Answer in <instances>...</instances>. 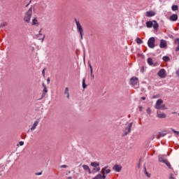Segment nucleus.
Returning a JSON list of instances; mask_svg holds the SVG:
<instances>
[{
  "label": "nucleus",
  "instance_id": "27",
  "mask_svg": "<svg viewBox=\"0 0 179 179\" xmlns=\"http://www.w3.org/2000/svg\"><path fill=\"white\" fill-rule=\"evenodd\" d=\"M147 62L148 64V65H153V59L151 57H149L147 60Z\"/></svg>",
  "mask_w": 179,
  "mask_h": 179
},
{
  "label": "nucleus",
  "instance_id": "35",
  "mask_svg": "<svg viewBox=\"0 0 179 179\" xmlns=\"http://www.w3.org/2000/svg\"><path fill=\"white\" fill-rule=\"evenodd\" d=\"M83 89H86V87H87V85H86L85 78L83 79Z\"/></svg>",
  "mask_w": 179,
  "mask_h": 179
},
{
  "label": "nucleus",
  "instance_id": "20",
  "mask_svg": "<svg viewBox=\"0 0 179 179\" xmlns=\"http://www.w3.org/2000/svg\"><path fill=\"white\" fill-rule=\"evenodd\" d=\"M174 43H175V44H178V46L176 48V52H178V51H179V38H176L174 40Z\"/></svg>",
  "mask_w": 179,
  "mask_h": 179
},
{
  "label": "nucleus",
  "instance_id": "7",
  "mask_svg": "<svg viewBox=\"0 0 179 179\" xmlns=\"http://www.w3.org/2000/svg\"><path fill=\"white\" fill-rule=\"evenodd\" d=\"M102 174H110L111 173V169H108V166L103 167L101 171Z\"/></svg>",
  "mask_w": 179,
  "mask_h": 179
},
{
  "label": "nucleus",
  "instance_id": "33",
  "mask_svg": "<svg viewBox=\"0 0 179 179\" xmlns=\"http://www.w3.org/2000/svg\"><path fill=\"white\" fill-rule=\"evenodd\" d=\"M136 41L137 44H142L143 43V41H142V39H141V38H137Z\"/></svg>",
  "mask_w": 179,
  "mask_h": 179
},
{
  "label": "nucleus",
  "instance_id": "49",
  "mask_svg": "<svg viewBox=\"0 0 179 179\" xmlns=\"http://www.w3.org/2000/svg\"><path fill=\"white\" fill-rule=\"evenodd\" d=\"M47 82H48V84L50 83V78H48Z\"/></svg>",
  "mask_w": 179,
  "mask_h": 179
},
{
  "label": "nucleus",
  "instance_id": "54",
  "mask_svg": "<svg viewBox=\"0 0 179 179\" xmlns=\"http://www.w3.org/2000/svg\"><path fill=\"white\" fill-rule=\"evenodd\" d=\"M178 115H179V113H178Z\"/></svg>",
  "mask_w": 179,
  "mask_h": 179
},
{
  "label": "nucleus",
  "instance_id": "42",
  "mask_svg": "<svg viewBox=\"0 0 179 179\" xmlns=\"http://www.w3.org/2000/svg\"><path fill=\"white\" fill-rule=\"evenodd\" d=\"M147 113L148 114H150V113H152V110L150 109V108H147Z\"/></svg>",
  "mask_w": 179,
  "mask_h": 179
},
{
  "label": "nucleus",
  "instance_id": "5",
  "mask_svg": "<svg viewBox=\"0 0 179 179\" xmlns=\"http://www.w3.org/2000/svg\"><path fill=\"white\" fill-rule=\"evenodd\" d=\"M132 124H134V122H131L128 124V127H126L124 129V134L123 135V136H127V135H128V134L131 133V128H132Z\"/></svg>",
  "mask_w": 179,
  "mask_h": 179
},
{
  "label": "nucleus",
  "instance_id": "29",
  "mask_svg": "<svg viewBox=\"0 0 179 179\" xmlns=\"http://www.w3.org/2000/svg\"><path fill=\"white\" fill-rule=\"evenodd\" d=\"M99 173L98 176L99 177V179H106V173Z\"/></svg>",
  "mask_w": 179,
  "mask_h": 179
},
{
  "label": "nucleus",
  "instance_id": "48",
  "mask_svg": "<svg viewBox=\"0 0 179 179\" xmlns=\"http://www.w3.org/2000/svg\"><path fill=\"white\" fill-rule=\"evenodd\" d=\"M138 108H139V111H142V106H139Z\"/></svg>",
  "mask_w": 179,
  "mask_h": 179
},
{
  "label": "nucleus",
  "instance_id": "21",
  "mask_svg": "<svg viewBox=\"0 0 179 179\" xmlns=\"http://www.w3.org/2000/svg\"><path fill=\"white\" fill-rule=\"evenodd\" d=\"M157 115L158 118H166V115L164 114V113H159V111H157Z\"/></svg>",
  "mask_w": 179,
  "mask_h": 179
},
{
  "label": "nucleus",
  "instance_id": "40",
  "mask_svg": "<svg viewBox=\"0 0 179 179\" xmlns=\"http://www.w3.org/2000/svg\"><path fill=\"white\" fill-rule=\"evenodd\" d=\"M6 24H8L6 22H3L2 24H1L0 27H5Z\"/></svg>",
  "mask_w": 179,
  "mask_h": 179
},
{
  "label": "nucleus",
  "instance_id": "19",
  "mask_svg": "<svg viewBox=\"0 0 179 179\" xmlns=\"http://www.w3.org/2000/svg\"><path fill=\"white\" fill-rule=\"evenodd\" d=\"M166 132H167L166 130L159 132V136L157 137V138L159 139L161 137L166 136L167 135V133H166Z\"/></svg>",
  "mask_w": 179,
  "mask_h": 179
},
{
  "label": "nucleus",
  "instance_id": "28",
  "mask_svg": "<svg viewBox=\"0 0 179 179\" xmlns=\"http://www.w3.org/2000/svg\"><path fill=\"white\" fill-rule=\"evenodd\" d=\"M64 94L67 95V99H69V88H65Z\"/></svg>",
  "mask_w": 179,
  "mask_h": 179
},
{
  "label": "nucleus",
  "instance_id": "31",
  "mask_svg": "<svg viewBox=\"0 0 179 179\" xmlns=\"http://www.w3.org/2000/svg\"><path fill=\"white\" fill-rule=\"evenodd\" d=\"M163 61H164L165 62H168V61L170 59V57L169 56H164L162 57Z\"/></svg>",
  "mask_w": 179,
  "mask_h": 179
},
{
  "label": "nucleus",
  "instance_id": "14",
  "mask_svg": "<svg viewBox=\"0 0 179 179\" xmlns=\"http://www.w3.org/2000/svg\"><path fill=\"white\" fill-rule=\"evenodd\" d=\"M31 25L32 26H36V27L40 26V22H38V20H37V17H35L32 20Z\"/></svg>",
  "mask_w": 179,
  "mask_h": 179
},
{
  "label": "nucleus",
  "instance_id": "1",
  "mask_svg": "<svg viewBox=\"0 0 179 179\" xmlns=\"http://www.w3.org/2000/svg\"><path fill=\"white\" fill-rule=\"evenodd\" d=\"M33 9H34V7L31 6L29 8V10L25 13L23 19L25 23H30V20H31V16L33 15Z\"/></svg>",
  "mask_w": 179,
  "mask_h": 179
},
{
  "label": "nucleus",
  "instance_id": "12",
  "mask_svg": "<svg viewBox=\"0 0 179 179\" xmlns=\"http://www.w3.org/2000/svg\"><path fill=\"white\" fill-rule=\"evenodd\" d=\"M113 169L115 171H117V173H120V171H121V170H122V166H121V165L115 164L113 167Z\"/></svg>",
  "mask_w": 179,
  "mask_h": 179
},
{
  "label": "nucleus",
  "instance_id": "32",
  "mask_svg": "<svg viewBox=\"0 0 179 179\" xmlns=\"http://www.w3.org/2000/svg\"><path fill=\"white\" fill-rule=\"evenodd\" d=\"M171 129L173 132V134H175V136H179V131H176V129Z\"/></svg>",
  "mask_w": 179,
  "mask_h": 179
},
{
  "label": "nucleus",
  "instance_id": "52",
  "mask_svg": "<svg viewBox=\"0 0 179 179\" xmlns=\"http://www.w3.org/2000/svg\"><path fill=\"white\" fill-rule=\"evenodd\" d=\"M172 114H176V112H173Z\"/></svg>",
  "mask_w": 179,
  "mask_h": 179
},
{
  "label": "nucleus",
  "instance_id": "38",
  "mask_svg": "<svg viewBox=\"0 0 179 179\" xmlns=\"http://www.w3.org/2000/svg\"><path fill=\"white\" fill-rule=\"evenodd\" d=\"M93 171H96V173H99V171H100V168L99 166H96V168H94Z\"/></svg>",
  "mask_w": 179,
  "mask_h": 179
},
{
  "label": "nucleus",
  "instance_id": "10",
  "mask_svg": "<svg viewBox=\"0 0 179 179\" xmlns=\"http://www.w3.org/2000/svg\"><path fill=\"white\" fill-rule=\"evenodd\" d=\"M160 48H166L167 47V41L164 39H162L159 43Z\"/></svg>",
  "mask_w": 179,
  "mask_h": 179
},
{
  "label": "nucleus",
  "instance_id": "36",
  "mask_svg": "<svg viewBox=\"0 0 179 179\" xmlns=\"http://www.w3.org/2000/svg\"><path fill=\"white\" fill-rule=\"evenodd\" d=\"M166 105H162L161 106H159V108H158L157 110H166Z\"/></svg>",
  "mask_w": 179,
  "mask_h": 179
},
{
  "label": "nucleus",
  "instance_id": "53",
  "mask_svg": "<svg viewBox=\"0 0 179 179\" xmlns=\"http://www.w3.org/2000/svg\"><path fill=\"white\" fill-rule=\"evenodd\" d=\"M152 139H155V136H152Z\"/></svg>",
  "mask_w": 179,
  "mask_h": 179
},
{
  "label": "nucleus",
  "instance_id": "2",
  "mask_svg": "<svg viewBox=\"0 0 179 179\" xmlns=\"http://www.w3.org/2000/svg\"><path fill=\"white\" fill-rule=\"evenodd\" d=\"M74 21L76 24L77 31H78V33L80 34V39L83 40V34H84L83 27H82V25L80 24V22L79 20H78V19L75 18Z\"/></svg>",
  "mask_w": 179,
  "mask_h": 179
},
{
  "label": "nucleus",
  "instance_id": "43",
  "mask_svg": "<svg viewBox=\"0 0 179 179\" xmlns=\"http://www.w3.org/2000/svg\"><path fill=\"white\" fill-rule=\"evenodd\" d=\"M19 145H20V146H23V145H24V142L20 141V142L19 143Z\"/></svg>",
  "mask_w": 179,
  "mask_h": 179
},
{
  "label": "nucleus",
  "instance_id": "44",
  "mask_svg": "<svg viewBox=\"0 0 179 179\" xmlns=\"http://www.w3.org/2000/svg\"><path fill=\"white\" fill-rule=\"evenodd\" d=\"M66 167H68V166H66V165H62L61 166V169H66Z\"/></svg>",
  "mask_w": 179,
  "mask_h": 179
},
{
  "label": "nucleus",
  "instance_id": "25",
  "mask_svg": "<svg viewBox=\"0 0 179 179\" xmlns=\"http://www.w3.org/2000/svg\"><path fill=\"white\" fill-rule=\"evenodd\" d=\"M91 166L92 167H99L100 166V163L97 162H94L91 163Z\"/></svg>",
  "mask_w": 179,
  "mask_h": 179
},
{
  "label": "nucleus",
  "instance_id": "47",
  "mask_svg": "<svg viewBox=\"0 0 179 179\" xmlns=\"http://www.w3.org/2000/svg\"><path fill=\"white\" fill-rule=\"evenodd\" d=\"M141 99H142V100H146V97L142 96V97H141Z\"/></svg>",
  "mask_w": 179,
  "mask_h": 179
},
{
  "label": "nucleus",
  "instance_id": "11",
  "mask_svg": "<svg viewBox=\"0 0 179 179\" xmlns=\"http://www.w3.org/2000/svg\"><path fill=\"white\" fill-rule=\"evenodd\" d=\"M41 30H43L42 29L39 31V34L36 35L37 38H38V40H41L42 43L43 41H44V38H45V35L43 36V34H41Z\"/></svg>",
  "mask_w": 179,
  "mask_h": 179
},
{
  "label": "nucleus",
  "instance_id": "22",
  "mask_svg": "<svg viewBox=\"0 0 179 179\" xmlns=\"http://www.w3.org/2000/svg\"><path fill=\"white\" fill-rule=\"evenodd\" d=\"M37 125H38V121H35L33 126L31 127V131H34V129L37 128Z\"/></svg>",
  "mask_w": 179,
  "mask_h": 179
},
{
  "label": "nucleus",
  "instance_id": "24",
  "mask_svg": "<svg viewBox=\"0 0 179 179\" xmlns=\"http://www.w3.org/2000/svg\"><path fill=\"white\" fill-rule=\"evenodd\" d=\"M146 27L148 28V29H150V27H153V22L152 21H148L146 22Z\"/></svg>",
  "mask_w": 179,
  "mask_h": 179
},
{
  "label": "nucleus",
  "instance_id": "45",
  "mask_svg": "<svg viewBox=\"0 0 179 179\" xmlns=\"http://www.w3.org/2000/svg\"><path fill=\"white\" fill-rule=\"evenodd\" d=\"M45 69H44L42 71V73L43 75V76H45Z\"/></svg>",
  "mask_w": 179,
  "mask_h": 179
},
{
  "label": "nucleus",
  "instance_id": "17",
  "mask_svg": "<svg viewBox=\"0 0 179 179\" xmlns=\"http://www.w3.org/2000/svg\"><path fill=\"white\" fill-rule=\"evenodd\" d=\"M83 170L85 171H88L89 174H92V171H90V168L87 165H83Z\"/></svg>",
  "mask_w": 179,
  "mask_h": 179
},
{
  "label": "nucleus",
  "instance_id": "16",
  "mask_svg": "<svg viewBox=\"0 0 179 179\" xmlns=\"http://www.w3.org/2000/svg\"><path fill=\"white\" fill-rule=\"evenodd\" d=\"M155 15H156V13H155V11H147L146 12V16L148 17H152V16H155Z\"/></svg>",
  "mask_w": 179,
  "mask_h": 179
},
{
  "label": "nucleus",
  "instance_id": "50",
  "mask_svg": "<svg viewBox=\"0 0 179 179\" xmlns=\"http://www.w3.org/2000/svg\"><path fill=\"white\" fill-rule=\"evenodd\" d=\"M30 2H31V1H29V3L26 5V8H27V6H29V5H30Z\"/></svg>",
  "mask_w": 179,
  "mask_h": 179
},
{
  "label": "nucleus",
  "instance_id": "34",
  "mask_svg": "<svg viewBox=\"0 0 179 179\" xmlns=\"http://www.w3.org/2000/svg\"><path fill=\"white\" fill-rule=\"evenodd\" d=\"M144 173H145V174L147 176V177H148V178H150V173H149L148 172V171H146V167H144Z\"/></svg>",
  "mask_w": 179,
  "mask_h": 179
},
{
  "label": "nucleus",
  "instance_id": "8",
  "mask_svg": "<svg viewBox=\"0 0 179 179\" xmlns=\"http://www.w3.org/2000/svg\"><path fill=\"white\" fill-rule=\"evenodd\" d=\"M42 86L43 87V90L41 99H43V97H45V94L48 93V90H47V86L45 85V84L43 83Z\"/></svg>",
  "mask_w": 179,
  "mask_h": 179
},
{
  "label": "nucleus",
  "instance_id": "4",
  "mask_svg": "<svg viewBox=\"0 0 179 179\" xmlns=\"http://www.w3.org/2000/svg\"><path fill=\"white\" fill-rule=\"evenodd\" d=\"M155 41H156V40L155 39V37H151L148 39V45L150 48H155Z\"/></svg>",
  "mask_w": 179,
  "mask_h": 179
},
{
  "label": "nucleus",
  "instance_id": "18",
  "mask_svg": "<svg viewBox=\"0 0 179 179\" xmlns=\"http://www.w3.org/2000/svg\"><path fill=\"white\" fill-rule=\"evenodd\" d=\"M176 177H177V173L173 171V172L170 173L169 174V179H176Z\"/></svg>",
  "mask_w": 179,
  "mask_h": 179
},
{
  "label": "nucleus",
  "instance_id": "41",
  "mask_svg": "<svg viewBox=\"0 0 179 179\" xmlns=\"http://www.w3.org/2000/svg\"><path fill=\"white\" fill-rule=\"evenodd\" d=\"M90 76L92 78V79H94V75H93V72H90Z\"/></svg>",
  "mask_w": 179,
  "mask_h": 179
},
{
  "label": "nucleus",
  "instance_id": "39",
  "mask_svg": "<svg viewBox=\"0 0 179 179\" xmlns=\"http://www.w3.org/2000/svg\"><path fill=\"white\" fill-rule=\"evenodd\" d=\"M140 71L143 73L145 72V67L144 66H141V69H140Z\"/></svg>",
  "mask_w": 179,
  "mask_h": 179
},
{
  "label": "nucleus",
  "instance_id": "30",
  "mask_svg": "<svg viewBox=\"0 0 179 179\" xmlns=\"http://www.w3.org/2000/svg\"><path fill=\"white\" fill-rule=\"evenodd\" d=\"M171 9H172V10H173V12H176V10H177L178 9V6H177V5H173V6H172Z\"/></svg>",
  "mask_w": 179,
  "mask_h": 179
},
{
  "label": "nucleus",
  "instance_id": "3",
  "mask_svg": "<svg viewBox=\"0 0 179 179\" xmlns=\"http://www.w3.org/2000/svg\"><path fill=\"white\" fill-rule=\"evenodd\" d=\"M157 75L161 79H164L167 76V73H166V70L164 69H161L158 73Z\"/></svg>",
  "mask_w": 179,
  "mask_h": 179
},
{
  "label": "nucleus",
  "instance_id": "37",
  "mask_svg": "<svg viewBox=\"0 0 179 179\" xmlns=\"http://www.w3.org/2000/svg\"><path fill=\"white\" fill-rule=\"evenodd\" d=\"M88 66H90V72H93V67L92 66L90 62H88Z\"/></svg>",
  "mask_w": 179,
  "mask_h": 179
},
{
  "label": "nucleus",
  "instance_id": "23",
  "mask_svg": "<svg viewBox=\"0 0 179 179\" xmlns=\"http://www.w3.org/2000/svg\"><path fill=\"white\" fill-rule=\"evenodd\" d=\"M153 22H154V24H152L153 28L155 30H157V29H159V24L156 20H154Z\"/></svg>",
  "mask_w": 179,
  "mask_h": 179
},
{
  "label": "nucleus",
  "instance_id": "13",
  "mask_svg": "<svg viewBox=\"0 0 179 179\" xmlns=\"http://www.w3.org/2000/svg\"><path fill=\"white\" fill-rule=\"evenodd\" d=\"M163 104V100L162 99H158L156 102L155 108L157 110L158 108H160V106Z\"/></svg>",
  "mask_w": 179,
  "mask_h": 179
},
{
  "label": "nucleus",
  "instance_id": "26",
  "mask_svg": "<svg viewBox=\"0 0 179 179\" xmlns=\"http://www.w3.org/2000/svg\"><path fill=\"white\" fill-rule=\"evenodd\" d=\"M164 164H166V166H167V167H169V169H170V170H173V168H171V164H170V162H169V161L166 159V162H164Z\"/></svg>",
  "mask_w": 179,
  "mask_h": 179
},
{
  "label": "nucleus",
  "instance_id": "6",
  "mask_svg": "<svg viewBox=\"0 0 179 179\" xmlns=\"http://www.w3.org/2000/svg\"><path fill=\"white\" fill-rule=\"evenodd\" d=\"M138 83V78L132 77L130 79V85H131V86H136Z\"/></svg>",
  "mask_w": 179,
  "mask_h": 179
},
{
  "label": "nucleus",
  "instance_id": "9",
  "mask_svg": "<svg viewBox=\"0 0 179 179\" xmlns=\"http://www.w3.org/2000/svg\"><path fill=\"white\" fill-rule=\"evenodd\" d=\"M158 160H159V163L164 164L167 161V159H166V155H159Z\"/></svg>",
  "mask_w": 179,
  "mask_h": 179
},
{
  "label": "nucleus",
  "instance_id": "51",
  "mask_svg": "<svg viewBox=\"0 0 179 179\" xmlns=\"http://www.w3.org/2000/svg\"><path fill=\"white\" fill-rule=\"evenodd\" d=\"M72 178V176H69V178H68V179H71Z\"/></svg>",
  "mask_w": 179,
  "mask_h": 179
},
{
  "label": "nucleus",
  "instance_id": "15",
  "mask_svg": "<svg viewBox=\"0 0 179 179\" xmlns=\"http://www.w3.org/2000/svg\"><path fill=\"white\" fill-rule=\"evenodd\" d=\"M178 19V15L177 14H173L172 15L170 16V20L172 22H176Z\"/></svg>",
  "mask_w": 179,
  "mask_h": 179
},
{
  "label": "nucleus",
  "instance_id": "46",
  "mask_svg": "<svg viewBox=\"0 0 179 179\" xmlns=\"http://www.w3.org/2000/svg\"><path fill=\"white\" fill-rule=\"evenodd\" d=\"M41 174H43V173L40 172V173H36V176H41Z\"/></svg>",
  "mask_w": 179,
  "mask_h": 179
}]
</instances>
